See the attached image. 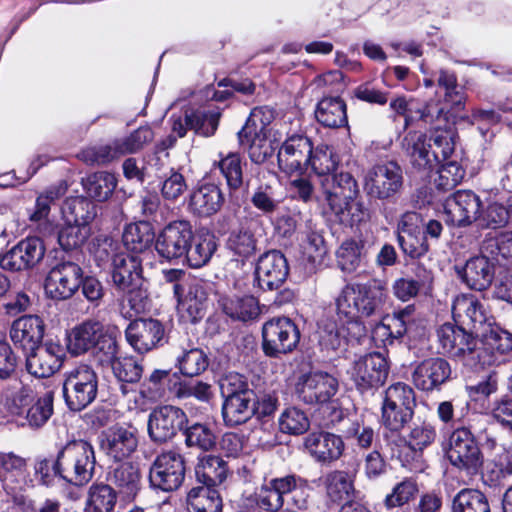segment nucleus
<instances>
[{
    "instance_id": "nucleus-1",
    "label": "nucleus",
    "mask_w": 512,
    "mask_h": 512,
    "mask_svg": "<svg viewBox=\"0 0 512 512\" xmlns=\"http://www.w3.org/2000/svg\"><path fill=\"white\" fill-rule=\"evenodd\" d=\"M338 162L333 150L326 145H321L314 152L312 151L309 164L317 175L324 177L321 184L326 201L338 219L341 222L346 221L350 210L355 208L357 212L352 213L351 221H364L368 216L367 211L362 204L354 203L358 193L356 181L349 173L332 174Z\"/></svg>"
},
{
    "instance_id": "nucleus-2",
    "label": "nucleus",
    "mask_w": 512,
    "mask_h": 512,
    "mask_svg": "<svg viewBox=\"0 0 512 512\" xmlns=\"http://www.w3.org/2000/svg\"><path fill=\"white\" fill-rule=\"evenodd\" d=\"M387 300V289L379 280L348 283L335 297L338 319L362 329L361 320L379 313Z\"/></svg>"
},
{
    "instance_id": "nucleus-3",
    "label": "nucleus",
    "mask_w": 512,
    "mask_h": 512,
    "mask_svg": "<svg viewBox=\"0 0 512 512\" xmlns=\"http://www.w3.org/2000/svg\"><path fill=\"white\" fill-rule=\"evenodd\" d=\"M95 464L94 449L83 440L68 443L58 453L60 477L73 485L88 483L93 477Z\"/></svg>"
},
{
    "instance_id": "nucleus-4",
    "label": "nucleus",
    "mask_w": 512,
    "mask_h": 512,
    "mask_svg": "<svg viewBox=\"0 0 512 512\" xmlns=\"http://www.w3.org/2000/svg\"><path fill=\"white\" fill-rule=\"evenodd\" d=\"M63 397L71 411H81L97 396L98 376L87 364H79L64 373Z\"/></svg>"
},
{
    "instance_id": "nucleus-5",
    "label": "nucleus",
    "mask_w": 512,
    "mask_h": 512,
    "mask_svg": "<svg viewBox=\"0 0 512 512\" xmlns=\"http://www.w3.org/2000/svg\"><path fill=\"white\" fill-rule=\"evenodd\" d=\"M415 405V394L408 384L397 382L390 385L382 403V424L391 431L402 429L411 420Z\"/></svg>"
},
{
    "instance_id": "nucleus-6",
    "label": "nucleus",
    "mask_w": 512,
    "mask_h": 512,
    "mask_svg": "<svg viewBox=\"0 0 512 512\" xmlns=\"http://www.w3.org/2000/svg\"><path fill=\"white\" fill-rule=\"evenodd\" d=\"M154 134L147 126L139 127L127 136L115 139L111 144L84 150L80 157L88 164H106L126 154H133L153 140Z\"/></svg>"
},
{
    "instance_id": "nucleus-7",
    "label": "nucleus",
    "mask_w": 512,
    "mask_h": 512,
    "mask_svg": "<svg viewBox=\"0 0 512 512\" xmlns=\"http://www.w3.org/2000/svg\"><path fill=\"white\" fill-rule=\"evenodd\" d=\"M446 454L452 466L469 476L477 475L483 466L482 451L468 428H458L451 433Z\"/></svg>"
},
{
    "instance_id": "nucleus-8",
    "label": "nucleus",
    "mask_w": 512,
    "mask_h": 512,
    "mask_svg": "<svg viewBox=\"0 0 512 512\" xmlns=\"http://www.w3.org/2000/svg\"><path fill=\"white\" fill-rule=\"evenodd\" d=\"M298 326L288 317H274L263 324L262 349L268 357H280L294 351L300 341Z\"/></svg>"
},
{
    "instance_id": "nucleus-9",
    "label": "nucleus",
    "mask_w": 512,
    "mask_h": 512,
    "mask_svg": "<svg viewBox=\"0 0 512 512\" xmlns=\"http://www.w3.org/2000/svg\"><path fill=\"white\" fill-rule=\"evenodd\" d=\"M185 476V463L176 451H165L153 461L149 470V482L153 489L163 492L177 490Z\"/></svg>"
},
{
    "instance_id": "nucleus-10",
    "label": "nucleus",
    "mask_w": 512,
    "mask_h": 512,
    "mask_svg": "<svg viewBox=\"0 0 512 512\" xmlns=\"http://www.w3.org/2000/svg\"><path fill=\"white\" fill-rule=\"evenodd\" d=\"M441 352L461 361L464 365L475 367L474 351L477 340L462 327L451 323L443 324L437 330Z\"/></svg>"
},
{
    "instance_id": "nucleus-11",
    "label": "nucleus",
    "mask_w": 512,
    "mask_h": 512,
    "mask_svg": "<svg viewBox=\"0 0 512 512\" xmlns=\"http://www.w3.org/2000/svg\"><path fill=\"white\" fill-rule=\"evenodd\" d=\"M193 238L192 226L188 221L177 220L166 225L156 238L158 254L167 260L181 259Z\"/></svg>"
},
{
    "instance_id": "nucleus-12",
    "label": "nucleus",
    "mask_w": 512,
    "mask_h": 512,
    "mask_svg": "<svg viewBox=\"0 0 512 512\" xmlns=\"http://www.w3.org/2000/svg\"><path fill=\"white\" fill-rule=\"evenodd\" d=\"M481 200L470 190H459L443 203V217L447 225L468 226L479 218Z\"/></svg>"
},
{
    "instance_id": "nucleus-13",
    "label": "nucleus",
    "mask_w": 512,
    "mask_h": 512,
    "mask_svg": "<svg viewBox=\"0 0 512 512\" xmlns=\"http://www.w3.org/2000/svg\"><path fill=\"white\" fill-rule=\"evenodd\" d=\"M82 268L74 262H62L53 267L45 279V292L54 300L72 297L82 281Z\"/></svg>"
},
{
    "instance_id": "nucleus-14",
    "label": "nucleus",
    "mask_w": 512,
    "mask_h": 512,
    "mask_svg": "<svg viewBox=\"0 0 512 512\" xmlns=\"http://www.w3.org/2000/svg\"><path fill=\"white\" fill-rule=\"evenodd\" d=\"M338 380L321 371L310 372L298 378L296 394L306 404H323L331 400L337 393Z\"/></svg>"
},
{
    "instance_id": "nucleus-15",
    "label": "nucleus",
    "mask_w": 512,
    "mask_h": 512,
    "mask_svg": "<svg viewBox=\"0 0 512 512\" xmlns=\"http://www.w3.org/2000/svg\"><path fill=\"white\" fill-rule=\"evenodd\" d=\"M403 186V173L396 162L375 166L366 176L365 190L371 197L388 199L397 194Z\"/></svg>"
},
{
    "instance_id": "nucleus-16",
    "label": "nucleus",
    "mask_w": 512,
    "mask_h": 512,
    "mask_svg": "<svg viewBox=\"0 0 512 512\" xmlns=\"http://www.w3.org/2000/svg\"><path fill=\"white\" fill-rule=\"evenodd\" d=\"M111 335L106 336L105 328L102 322L89 319L82 323L74 326L68 333L67 336V347L71 354L81 355L89 350L98 347V360L100 357H104L103 344L107 341Z\"/></svg>"
},
{
    "instance_id": "nucleus-17",
    "label": "nucleus",
    "mask_w": 512,
    "mask_h": 512,
    "mask_svg": "<svg viewBox=\"0 0 512 512\" xmlns=\"http://www.w3.org/2000/svg\"><path fill=\"white\" fill-rule=\"evenodd\" d=\"M351 379L361 392L381 386L388 375L386 359L379 353H370L356 360L349 371Z\"/></svg>"
},
{
    "instance_id": "nucleus-18",
    "label": "nucleus",
    "mask_w": 512,
    "mask_h": 512,
    "mask_svg": "<svg viewBox=\"0 0 512 512\" xmlns=\"http://www.w3.org/2000/svg\"><path fill=\"white\" fill-rule=\"evenodd\" d=\"M45 251V245L39 237H27L1 256L0 266L9 271L32 269L42 261Z\"/></svg>"
},
{
    "instance_id": "nucleus-19",
    "label": "nucleus",
    "mask_w": 512,
    "mask_h": 512,
    "mask_svg": "<svg viewBox=\"0 0 512 512\" xmlns=\"http://www.w3.org/2000/svg\"><path fill=\"white\" fill-rule=\"evenodd\" d=\"M26 356L27 371L38 378L54 375L63 365L66 353L61 344L46 341L29 350Z\"/></svg>"
},
{
    "instance_id": "nucleus-20",
    "label": "nucleus",
    "mask_w": 512,
    "mask_h": 512,
    "mask_svg": "<svg viewBox=\"0 0 512 512\" xmlns=\"http://www.w3.org/2000/svg\"><path fill=\"white\" fill-rule=\"evenodd\" d=\"M186 421V414L178 407L164 405L155 408L148 417V435L153 442L172 439Z\"/></svg>"
},
{
    "instance_id": "nucleus-21",
    "label": "nucleus",
    "mask_w": 512,
    "mask_h": 512,
    "mask_svg": "<svg viewBox=\"0 0 512 512\" xmlns=\"http://www.w3.org/2000/svg\"><path fill=\"white\" fill-rule=\"evenodd\" d=\"M288 263L277 250L264 253L258 260L255 270L256 281L262 290L278 289L288 276Z\"/></svg>"
},
{
    "instance_id": "nucleus-22",
    "label": "nucleus",
    "mask_w": 512,
    "mask_h": 512,
    "mask_svg": "<svg viewBox=\"0 0 512 512\" xmlns=\"http://www.w3.org/2000/svg\"><path fill=\"white\" fill-rule=\"evenodd\" d=\"M475 344V367L498 365L504 361V356L512 350V337L506 331L491 330L486 333L478 346Z\"/></svg>"
},
{
    "instance_id": "nucleus-23",
    "label": "nucleus",
    "mask_w": 512,
    "mask_h": 512,
    "mask_svg": "<svg viewBox=\"0 0 512 512\" xmlns=\"http://www.w3.org/2000/svg\"><path fill=\"white\" fill-rule=\"evenodd\" d=\"M436 435V430L430 423H414L407 435L406 447L412 456L410 457L409 453H400L398 458L402 465L412 471L422 470L423 463L421 453L435 441Z\"/></svg>"
},
{
    "instance_id": "nucleus-24",
    "label": "nucleus",
    "mask_w": 512,
    "mask_h": 512,
    "mask_svg": "<svg viewBox=\"0 0 512 512\" xmlns=\"http://www.w3.org/2000/svg\"><path fill=\"white\" fill-rule=\"evenodd\" d=\"M312 143L309 138L294 135L288 138L278 151L279 168L287 174L301 171L310 162Z\"/></svg>"
},
{
    "instance_id": "nucleus-25",
    "label": "nucleus",
    "mask_w": 512,
    "mask_h": 512,
    "mask_svg": "<svg viewBox=\"0 0 512 512\" xmlns=\"http://www.w3.org/2000/svg\"><path fill=\"white\" fill-rule=\"evenodd\" d=\"M165 330L156 319H136L126 329V338L138 352L145 353L155 348L164 338Z\"/></svg>"
},
{
    "instance_id": "nucleus-26",
    "label": "nucleus",
    "mask_w": 512,
    "mask_h": 512,
    "mask_svg": "<svg viewBox=\"0 0 512 512\" xmlns=\"http://www.w3.org/2000/svg\"><path fill=\"white\" fill-rule=\"evenodd\" d=\"M104 357H100L102 365H109L115 377L124 383H135L142 375V367L133 357L119 356V348L114 337H110L103 344Z\"/></svg>"
},
{
    "instance_id": "nucleus-27",
    "label": "nucleus",
    "mask_w": 512,
    "mask_h": 512,
    "mask_svg": "<svg viewBox=\"0 0 512 512\" xmlns=\"http://www.w3.org/2000/svg\"><path fill=\"white\" fill-rule=\"evenodd\" d=\"M136 431L124 427H112L104 431L100 438L102 451L114 461L130 457L137 449Z\"/></svg>"
},
{
    "instance_id": "nucleus-28",
    "label": "nucleus",
    "mask_w": 512,
    "mask_h": 512,
    "mask_svg": "<svg viewBox=\"0 0 512 512\" xmlns=\"http://www.w3.org/2000/svg\"><path fill=\"white\" fill-rule=\"evenodd\" d=\"M310 456L318 463L330 464L338 460L345 448L343 439L334 433L320 431L310 433L304 441Z\"/></svg>"
},
{
    "instance_id": "nucleus-29",
    "label": "nucleus",
    "mask_w": 512,
    "mask_h": 512,
    "mask_svg": "<svg viewBox=\"0 0 512 512\" xmlns=\"http://www.w3.org/2000/svg\"><path fill=\"white\" fill-rule=\"evenodd\" d=\"M450 374L451 368L445 359L428 358L417 364L412 374V381L418 389L432 391L445 383Z\"/></svg>"
},
{
    "instance_id": "nucleus-30",
    "label": "nucleus",
    "mask_w": 512,
    "mask_h": 512,
    "mask_svg": "<svg viewBox=\"0 0 512 512\" xmlns=\"http://www.w3.org/2000/svg\"><path fill=\"white\" fill-rule=\"evenodd\" d=\"M205 286L202 280L191 277L173 285V292L179 305L186 309L193 318L201 316L205 307L208 298Z\"/></svg>"
},
{
    "instance_id": "nucleus-31",
    "label": "nucleus",
    "mask_w": 512,
    "mask_h": 512,
    "mask_svg": "<svg viewBox=\"0 0 512 512\" xmlns=\"http://www.w3.org/2000/svg\"><path fill=\"white\" fill-rule=\"evenodd\" d=\"M261 224L257 219H244L229 235L227 246L235 254L248 258L257 250L261 237Z\"/></svg>"
},
{
    "instance_id": "nucleus-32",
    "label": "nucleus",
    "mask_w": 512,
    "mask_h": 512,
    "mask_svg": "<svg viewBox=\"0 0 512 512\" xmlns=\"http://www.w3.org/2000/svg\"><path fill=\"white\" fill-rule=\"evenodd\" d=\"M403 148L409 156L410 163L418 170L428 171L440 163L437 151H431V144L427 143L422 133L410 132L403 140Z\"/></svg>"
},
{
    "instance_id": "nucleus-33",
    "label": "nucleus",
    "mask_w": 512,
    "mask_h": 512,
    "mask_svg": "<svg viewBox=\"0 0 512 512\" xmlns=\"http://www.w3.org/2000/svg\"><path fill=\"white\" fill-rule=\"evenodd\" d=\"M44 336V323L36 315H26L16 319L10 329L12 342L25 351L35 348Z\"/></svg>"
},
{
    "instance_id": "nucleus-34",
    "label": "nucleus",
    "mask_w": 512,
    "mask_h": 512,
    "mask_svg": "<svg viewBox=\"0 0 512 512\" xmlns=\"http://www.w3.org/2000/svg\"><path fill=\"white\" fill-rule=\"evenodd\" d=\"M141 262L138 255L121 253L114 256L112 280L119 290H125L144 282Z\"/></svg>"
},
{
    "instance_id": "nucleus-35",
    "label": "nucleus",
    "mask_w": 512,
    "mask_h": 512,
    "mask_svg": "<svg viewBox=\"0 0 512 512\" xmlns=\"http://www.w3.org/2000/svg\"><path fill=\"white\" fill-rule=\"evenodd\" d=\"M456 322L463 326L476 327L488 321V313L483 304L471 294L458 295L452 305Z\"/></svg>"
},
{
    "instance_id": "nucleus-36",
    "label": "nucleus",
    "mask_w": 512,
    "mask_h": 512,
    "mask_svg": "<svg viewBox=\"0 0 512 512\" xmlns=\"http://www.w3.org/2000/svg\"><path fill=\"white\" fill-rule=\"evenodd\" d=\"M457 274L469 288L481 291L490 286L494 270L488 257L478 256L469 259L463 268L457 269Z\"/></svg>"
},
{
    "instance_id": "nucleus-37",
    "label": "nucleus",
    "mask_w": 512,
    "mask_h": 512,
    "mask_svg": "<svg viewBox=\"0 0 512 512\" xmlns=\"http://www.w3.org/2000/svg\"><path fill=\"white\" fill-rule=\"evenodd\" d=\"M0 480L7 490H21L27 483L26 460L12 452L0 453Z\"/></svg>"
},
{
    "instance_id": "nucleus-38",
    "label": "nucleus",
    "mask_w": 512,
    "mask_h": 512,
    "mask_svg": "<svg viewBox=\"0 0 512 512\" xmlns=\"http://www.w3.org/2000/svg\"><path fill=\"white\" fill-rule=\"evenodd\" d=\"M223 200V194L219 187L206 184L192 192L189 208L198 216H211L221 208Z\"/></svg>"
},
{
    "instance_id": "nucleus-39",
    "label": "nucleus",
    "mask_w": 512,
    "mask_h": 512,
    "mask_svg": "<svg viewBox=\"0 0 512 512\" xmlns=\"http://www.w3.org/2000/svg\"><path fill=\"white\" fill-rule=\"evenodd\" d=\"M222 415L224 422L229 426H237L247 422L255 413L254 396L239 394L224 398Z\"/></svg>"
},
{
    "instance_id": "nucleus-40",
    "label": "nucleus",
    "mask_w": 512,
    "mask_h": 512,
    "mask_svg": "<svg viewBox=\"0 0 512 512\" xmlns=\"http://www.w3.org/2000/svg\"><path fill=\"white\" fill-rule=\"evenodd\" d=\"M321 481L328 499L334 503L346 501L354 496V479L346 471H330L321 478Z\"/></svg>"
},
{
    "instance_id": "nucleus-41",
    "label": "nucleus",
    "mask_w": 512,
    "mask_h": 512,
    "mask_svg": "<svg viewBox=\"0 0 512 512\" xmlns=\"http://www.w3.org/2000/svg\"><path fill=\"white\" fill-rule=\"evenodd\" d=\"M217 249L216 238L211 233H201L194 235L192 241L187 247V253L184 257L193 268H200L207 264Z\"/></svg>"
},
{
    "instance_id": "nucleus-42",
    "label": "nucleus",
    "mask_w": 512,
    "mask_h": 512,
    "mask_svg": "<svg viewBox=\"0 0 512 512\" xmlns=\"http://www.w3.org/2000/svg\"><path fill=\"white\" fill-rule=\"evenodd\" d=\"M315 117L325 127H341L347 123L346 105L339 97H325L318 102Z\"/></svg>"
},
{
    "instance_id": "nucleus-43",
    "label": "nucleus",
    "mask_w": 512,
    "mask_h": 512,
    "mask_svg": "<svg viewBox=\"0 0 512 512\" xmlns=\"http://www.w3.org/2000/svg\"><path fill=\"white\" fill-rule=\"evenodd\" d=\"M226 462L215 455H205L199 458L195 468L196 477L204 487H211L221 484L227 477Z\"/></svg>"
},
{
    "instance_id": "nucleus-44",
    "label": "nucleus",
    "mask_w": 512,
    "mask_h": 512,
    "mask_svg": "<svg viewBox=\"0 0 512 512\" xmlns=\"http://www.w3.org/2000/svg\"><path fill=\"white\" fill-rule=\"evenodd\" d=\"M116 501V492L110 485L94 483L88 488L84 512H111Z\"/></svg>"
},
{
    "instance_id": "nucleus-45",
    "label": "nucleus",
    "mask_w": 512,
    "mask_h": 512,
    "mask_svg": "<svg viewBox=\"0 0 512 512\" xmlns=\"http://www.w3.org/2000/svg\"><path fill=\"white\" fill-rule=\"evenodd\" d=\"M213 166L220 170L230 190L236 191L243 184V159L237 152H220Z\"/></svg>"
},
{
    "instance_id": "nucleus-46",
    "label": "nucleus",
    "mask_w": 512,
    "mask_h": 512,
    "mask_svg": "<svg viewBox=\"0 0 512 512\" xmlns=\"http://www.w3.org/2000/svg\"><path fill=\"white\" fill-rule=\"evenodd\" d=\"M269 134V132L253 131L241 137V130L238 132L240 144L248 145V154L252 162L263 163L273 155L277 145L270 139Z\"/></svg>"
},
{
    "instance_id": "nucleus-47",
    "label": "nucleus",
    "mask_w": 512,
    "mask_h": 512,
    "mask_svg": "<svg viewBox=\"0 0 512 512\" xmlns=\"http://www.w3.org/2000/svg\"><path fill=\"white\" fill-rule=\"evenodd\" d=\"M512 475V445L489 458L483 472V478L490 486L500 484Z\"/></svg>"
},
{
    "instance_id": "nucleus-48",
    "label": "nucleus",
    "mask_w": 512,
    "mask_h": 512,
    "mask_svg": "<svg viewBox=\"0 0 512 512\" xmlns=\"http://www.w3.org/2000/svg\"><path fill=\"white\" fill-rule=\"evenodd\" d=\"M65 223L89 225L96 216V206L85 197L67 199L62 207Z\"/></svg>"
},
{
    "instance_id": "nucleus-49",
    "label": "nucleus",
    "mask_w": 512,
    "mask_h": 512,
    "mask_svg": "<svg viewBox=\"0 0 512 512\" xmlns=\"http://www.w3.org/2000/svg\"><path fill=\"white\" fill-rule=\"evenodd\" d=\"M193 512H222V499L219 492L211 487H194L187 496Z\"/></svg>"
},
{
    "instance_id": "nucleus-50",
    "label": "nucleus",
    "mask_w": 512,
    "mask_h": 512,
    "mask_svg": "<svg viewBox=\"0 0 512 512\" xmlns=\"http://www.w3.org/2000/svg\"><path fill=\"white\" fill-rule=\"evenodd\" d=\"M223 311L231 318L247 321L259 314L258 302L253 296L224 297L220 301Z\"/></svg>"
},
{
    "instance_id": "nucleus-51",
    "label": "nucleus",
    "mask_w": 512,
    "mask_h": 512,
    "mask_svg": "<svg viewBox=\"0 0 512 512\" xmlns=\"http://www.w3.org/2000/svg\"><path fill=\"white\" fill-rule=\"evenodd\" d=\"M123 243L134 253H142L149 248L154 240V233L146 221L129 224L123 233Z\"/></svg>"
},
{
    "instance_id": "nucleus-52",
    "label": "nucleus",
    "mask_w": 512,
    "mask_h": 512,
    "mask_svg": "<svg viewBox=\"0 0 512 512\" xmlns=\"http://www.w3.org/2000/svg\"><path fill=\"white\" fill-rule=\"evenodd\" d=\"M208 357L197 347L183 349L176 357V366L182 375L194 377L204 372L208 367Z\"/></svg>"
},
{
    "instance_id": "nucleus-53",
    "label": "nucleus",
    "mask_w": 512,
    "mask_h": 512,
    "mask_svg": "<svg viewBox=\"0 0 512 512\" xmlns=\"http://www.w3.org/2000/svg\"><path fill=\"white\" fill-rule=\"evenodd\" d=\"M117 180L108 172H97L83 180L86 193L97 201L107 200L115 190Z\"/></svg>"
},
{
    "instance_id": "nucleus-54",
    "label": "nucleus",
    "mask_w": 512,
    "mask_h": 512,
    "mask_svg": "<svg viewBox=\"0 0 512 512\" xmlns=\"http://www.w3.org/2000/svg\"><path fill=\"white\" fill-rule=\"evenodd\" d=\"M140 472L137 466L124 463L113 472V482L126 498H133L140 488Z\"/></svg>"
},
{
    "instance_id": "nucleus-55",
    "label": "nucleus",
    "mask_w": 512,
    "mask_h": 512,
    "mask_svg": "<svg viewBox=\"0 0 512 512\" xmlns=\"http://www.w3.org/2000/svg\"><path fill=\"white\" fill-rule=\"evenodd\" d=\"M453 512H490L487 497L476 489H462L453 499Z\"/></svg>"
},
{
    "instance_id": "nucleus-56",
    "label": "nucleus",
    "mask_w": 512,
    "mask_h": 512,
    "mask_svg": "<svg viewBox=\"0 0 512 512\" xmlns=\"http://www.w3.org/2000/svg\"><path fill=\"white\" fill-rule=\"evenodd\" d=\"M310 427L307 414L297 407L286 408L279 417V428L283 433L301 435Z\"/></svg>"
},
{
    "instance_id": "nucleus-57",
    "label": "nucleus",
    "mask_w": 512,
    "mask_h": 512,
    "mask_svg": "<svg viewBox=\"0 0 512 512\" xmlns=\"http://www.w3.org/2000/svg\"><path fill=\"white\" fill-rule=\"evenodd\" d=\"M423 273V276L417 274L418 279L406 277L396 279L392 285L394 296L403 302L416 297L421 287L430 285L432 282L430 273L425 270H423Z\"/></svg>"
},
{
    "instance_id": "nucleus-58",
    "label": "nucleus",
    "mask_w": 512,
    "mask_h": 512,
    "mask_svg": "<svg viewBox=\"0 0 512 512\" xmlns=\"http://www.w3.org/2000/svg\"><path fill=\"white\" fill-rule=\"evenodd\" d=\"M415 320L414 305H407L403 309L395 311L391 316L385 318L392 338L395 339H399L405 334L410 333L415 325Z\"/></svg>"
},
{
    "instance_id": "nucleus-59",
    "label": "nucleus",
    "mask_w": 512,
    "mask_h": 512,
    "mask_svg": "<svg viewBox=\"0 0 512 512\" xmlns=\"http://www.w3.org/2000/svg\"><path fill=\"white\" fill-rule=\"evenodd\" d=\"M220 113L191 111L186 113V123L195 133L209 137L212 136L218 128Z\"/></svg>"
},
{
    "instance_id": "nucleus-60",
    "label": "nucleus",
    "mask_w": 512,
    "mask_h": 512,
    "mask_svg": "<svg viewBox=\"0 0 512 512\" xmlns=\"http://www.w3.org/2000/svg\"><path fill=\"white\" fill-rule=\"evenodd\" d=\"M419 491L418 483L414 478H404L398 482L384 500L387 508H395L409 503Z\"/></svg>"
},
{
    "instance_id": "nucleus-61",
    "label": "nucleus",
    "mask_w": 512,
    "mask_h": 512,
    "mask_svg": "<svg viewBox=\"0 0 512 512\" xmlns=\"http://www.w3.org/2000/svg\"><path fill=\"white\" fill-rule=\"evenodd\" d=\"M91 234L89 225L65 223L58 233V242L64 250H72L81 247Z\"/></svg>"
},
{
    "instance_id": "nucleus-62",
    "label": "nucleus",
    "mask_w": 512,
    "mask_h": 512,
    "mask_svg": "<svg viewBox=\"0 0 512 512\" xmlns=\"http://www.w3.org/2000/svg\"><path fill=\"white\" fill-rule=\"evenodd\" d=\"M53 413V394L46 392L26 411V419L31 427L44 425Z\"/></svg>"
},
{
    "instance_id": "nucleus-63",
    "label": "nucleus",
    "mask_w": 512,
    "mask_h": 512,
    "mask_svg": "<svg viewBox=\"0 0 512 512\" xmlns=\"http://www.w3.org/2000/svg\"><path fill=\"white\" fill-rule=\"evenodd\" d=\"M464 176L465 170L456 161H449L438 170L434 182L439 190L449 191L459 185Z\"/></svg>"
},
{
    "instance_id": "nucleus-64",
    "label": "nucleus",
    "mask_w": 512,
    "mask_h": 512,
    "mask_svg": "<svg viewBox=\"0 0 512 512\" xmlns=\"http://www.w3.org/2000/svg\"><path fill=\"white\" fill-rule=\"evenodd\" d=\"M483 251L489 253L498 262L502 259L512 263V232H505L488 239L484 243Z\"/></svg>"
}]
</instances>
